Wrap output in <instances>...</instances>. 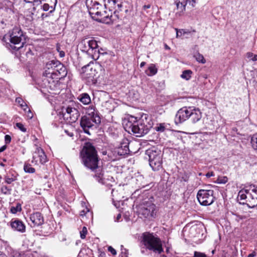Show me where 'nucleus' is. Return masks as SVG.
I'll return each instance as SVG.
<instances>
[{
	"mask_svg": "<svg viewBox=\"0 0 257 257\" xmlns=\"http://www.w3.org/2000/svg\"><path fill=\"white\" fill-rule=\"evenodd\" d=\"M144 7L145 9H149L150 8V5H145L144 6Z\"/></svg>",
	"mask_w": 257,
	"mask_h": 257,
	"instance_id": "obj_58",
	"label": "nucleus"
},
{
	"mask_svg": "<svg viewBox=\"0 0 257 257\" xmlns=\"http://www.w3.org/2000/svg\"><path fill=\"white\" fill-rule=\"evenodd\" d=\"M146 155L149 158L150 166L153 170L158 171L162 168V153L161 150L153 147L147 150Z\"/></svg>",
	"mask_w": 257,
	"mask_h": 257,
	"instance_id": "obj_8",
	"label": "nucleus"
},
{
	"mask_svg": "<svg viewBox=\"0 0 257 257\" xmlns=\"http://www.w3.org/2000/svg\"><path fill=\"white\" fill-rule=\"evenodd\" d=\"M203 225L200 223L191 225L188 230L189 237L192 238L199 237L200 234H203Z\"/></svg>",
	"mask_w": 257,
	"mask_h": 257,
	"instance_id": "obj_17",
	"label": "nucleus"
},
{
	"mask_svg": "<svg viewBox=\"0 0 257 257\" xmlns=\"http://www.w3.org/2000/svg\"><path fill=\"white\" fill-rule=\"evenodd\" d=\"M89 13L91 17L97 21L106 24H110V19L107 15V11L101 10L103 7L96 1L92 2L91 5L89 6Z\"/></svg>",
	"mask_w": 257,
	"mask_h": 257,
	"instance_id": "obj_6",
	"label": "nucleus"
},
{
	"mask_svg": "<svg viewBox=\"0 0 257 257\" xmlns=\"http://www.w3.org/2000/svg\"><path fill=\"white\" fill-rule=\"evenodd\" d=\"M15 180V179L13 178H10L8 176H6L5 177V182L7 183V184H11L13 182H14V181Z\"/></svg>",
	"mask_w": 257,
	"mask_h": 257,
	"instance_id": "obj_43",
	"label": "nucleus"
},
{
	"mask_svg": "<svg viewBox=\"0 0 257 257\" xmlns=\"http://www.w3.org/2000/svg\"><path fill=\"white\" fill-rule=\"evenodd\" d=\"M6 146H3L0 148V152H2L6 149Z\"/></svg>",
	"mask_w": 257,
	"mask_h": 257,
	"instance_id": "obj_51",
	"label": "nucleus"
},
{
	"mask_svg": "<svg viewBox=\"0 0 257 257\" xmlns=\"http://www.w3.org/2000/svg\"><path fill=\"white\" fill-rule=\"evenodd\" d=\"M27 3H33L34 6H38L41 4L42 2L44 0H24Z\"/></svg>",
	"mask_w": 257,
	"mask_h": 257,
	"instance_id": "obj_38",
	"label": "nucleus"
},
{
	"mask_svg": "<svg viewBox=\"0 0 257 257\" xmlns=\"http://www.w3.org/2000/svg\"><path fill=\"white\" fill-rule=\"evenodd\" d=\"M60 56L62 57H64L65 56V53L63 52V51H61L60 52Z\"/></svg>",
	"mask_w": 257,
	"mask_h": 257,
	"instance_id": "obj_54",
	"label": "nucleus"
},
{
	"mask_svg": "<svg viewBox=\"0 0 257 257\" xmlns=\"http://www.w3.org/2000/svg\"><path fill=\"white\" fill-rule=\"evenodd\" d=\"M192 74V71L191 70H186L183 71L182 74L181 75V77L182 79L189 80L191 77Z\"/></svg>",
	"mask_w": 257,
	"mask_h": 257,
	"instance_id": "obj_29",
	"label": "nucleus"
},
{
	"mask_svg": "<svg viewBox=\"0 0 257 257\" xmlns=\"http://www.w3.org/2000/svg\"><path fill=\"white\" fill-rule=\"evenodd\" d=\"M256 255V252L253 251L252 253L249 254L247 257H254Z\"/></svg>",
	"mask_w": 257,
	"mask_h": 257,
	"instance_id": "obj_50",
	"label": "nucleus"
},
{
	"mask_svg": "<svg viewBox=\"0 0 257 257\" xmlns=\"http://www.w3.org/2000/svg\"><path fill=\"white\" fill-rule=\"evenodd\" d=\"M190 114H191V107H183L180 108L177 111L175 117L176 124L181 123L189 119Z\"/></svg>",
	"mask_w": 257,
	"mask_h": 257,
	"instance_id": "obj_16",
	"label": "nucleus"
},
{
	"mask_svg": "<svg viewBox=\"0 0 257 257\" xmlns=\"http://www.w3.org/2000/svg\"><path fill=\"white\" fill-rule=\"evenodd\" d=\"M25 255L24 252L14 250L11 252L10 257H25Z\"/></svg>",
	"mask_w": 257,
	"mask_h": 257,
	"instance_id": "obj_33",
	"label": "nucleus"
},
{
	"mask_svg": "<svg viewBox=\"0 0 257 257\" xmlns=\"http://www.w3.org/2000/svg\"><path fill=\"white\" fill-rule=\"evenodd\" d=\"M251 191L247 189H242L238 193L237 200L240 204H246L248 200L251 197Z\"/></svg>",
	"mask_w": 257,
	"mask_h": 257,
	"instance_id": "obj_19",
	"label": "nucleus"
},
{
	"mask_svg": "<svg viewBox=\"0 0 257 257\" xmlns=\"http://www.w3.org/2000/svg\"><path fill=\"white\" fill-rule=\"evenodd\" d=\"M137 212L141 218L150 220L156 217L157 209L154 204L145 202L137 207Z\"/></svg>",
	"mask_w": 257,
	"mask_h": 257,
	"instance_id": "obj_9",
	"label": "nucleus"
},
{
	"mask_svg": "<svg viewBox=\"0 0 257 257\" xmlns=\"http://www.w3.org/2000/svg\"><path fill=\"white\" fill-rule=\"evenodd\" d=\"M191 112L189 118L192 123H196L200 120L202 117V113L199 109L191 107Z\"/></svg>",
	"mask_w": 257,
	"mask_h": 257,
	"instance_id": "obj_22",
	"label": "nucleus"
},
{
	"mask_svg": "<svg viewBox=\"0 0 257 257\" xmlns=\"http://www.w3.org/2000/svg\"><path fill=\"white\" fill-rule=\"evenodd\" d=\"M30 220L33 224V227L39 226L43 224L44 218L40 212H35L30 215Z\"/></svg>",
	"mask_w": 257,
	"mask_h": 257,
	"instance_id": "obj_21",
	"label": "nucleus"
},
{
	"mask_svg": "<svg viewBox=\"0 0 257 257\" xmlns=\"http://www.w3.org/2000/svg\"><path fill=\"white\" fill-rule=\"evenodd\" d=\"M16 102L18 103L21 107L23 108L24 110H26V108H24L25 106H27V104L23 101L22 98L21 97H17L16 99Z\"/></svg>",
	"mask_w": 257,
	"mask_h": 257,
	"instance_id": "obj_37",
	"label": "nucleus"
},
{
	"mask_svg": "<svg viewBox=\"0 0 257 257\" xmlns=\"http://www.w3.org/2000/svg\"><path fill=\"white\" fill-rule=\"evenodd\" d=\"M62 114L63 118L70 123L75 122L80 115L79 111L70 106L63 107Z\"/></svg>",
	"mask_w": 257,
	"mask_h": 257,
	"instance_id": "obj_13",
	"label": "nucleus"
},
{
	"mask_svg": "<svg viewBox=\"0 0 257 257\" xmlns=\"http://www.w3.org/2000/svg\"><path fill=\"white\" fill-rule=\"evenodd\" d=\"M35 9H36L35 7H34V8H33V10H34V11H35Z\"/></svg>",
	"mask_w": 257,
	"mask_h": 257,
	"instance_id": "obj_64",
	"label": "nucleus"
},
{
	"mask_svg": "<svg viewBox=\"0 0 257 257\" xmlns=\"http://www.w3.org/2000/svg\"><path fill=\"white\" fill-rule=\"evenodd\" d=\"M80 215L82 216L83 218L85 216L86 217L92 218V212H91L89 209L87 208L81 210L80 213Z\"/></svg>",
	"mask_w": 257,
	"mask_h": 257,
	"instance_id": "obj_27",
	"label": "nucleus"
},
{
	"mask_svg": "<svg viewBox=\"0 0 257 257\" xmlns=\"http://www.w3.org/2000/svg\"><path fill=\"white\" fill-rule=\"evenodd\" d=\"M87 233V229L85 226H83L82 228V230L80 231V237L82 239H84L86 237V235Z\"/></svg>",
	"mask_w": 257,
	"mask_h": 257,
	"instance_id": "obj_40",
	"label": "nucleus"
},
{
	"mask_svg": "<svg viewBox=\"0 0 257 257\" xmlns=\"http://www.w3.org/2000/svg\"><path fill=\"white\" fill-rule=\"evenodd\" d=\"M90 73H88V72H86L84 73V75L90 79L91 80H93V79H94L95 77L96 76V71L95 69H93V68H91L90 69Z\"/></svg>",
	"mask_w": 257,
	"mask_h": 257,
	"instance_id": "obj_28",
	"label": "nucleus"
},
{
	"mask_svg": "<svg viewBox=\"0 0 257 257\" xmlns=\"http://www.w3.org/2000/svg\"><path fill=\"white\" fill-rule=\"evenodd\" d=\"M25 39V36L21 29L19 27H15L9 34L4 36L3 40L5 42L9 40L11 44L19 45L21 42L23 44Z\"/></svg>",
	"mask_w": 257,
	"mask_h": 257,
	"instance_id": "obj_10",
	"label": "nucleus"
},
{
	"mask_svg": "<svg viewBox=\"0 0 257 257\" xmlns=\"http://www.w3.org/2000/svg\"><path fill=\"white\" fill-rule=\"evenodd\" d=\"M10 46L12 47V48L14 50H18L21 47H22V45L19 47H17L15 46H12L11 44L10 45Z\"/></svg>",
	"mask_w": 257,
	"mask_h": 257,
	"instance_id": "obj_49",
	"label": "nucleus"
},
{
	"mask_svg": "<svg viewBox=\"0 0 257 257\" xmlns=\"http://www.w3.org/2000/svg\"><path fill=\"white\" fill-rule=\"evenodd\" d=\"M82 161L84 165L92 171L95 172L94 176L100 183H105L102 169L98 166L99 158L95 147L89 142L86 143L81 152Z\"/></svg>",
	"mask_w": 257,
	"mask_h": 257,
	"instance_id": "obj_1",
	"label": "nucleus"
},
{
	"mask_svg": "<svg viewBox=\"0 0 257 257\" xmlns=\"http://www.w3.org/2000/svg\"><path fill=\"white\" fill-rule=\"evenodd\" d=\"M228 179L226 177H219L217 180V182L219 184H225L227 182Z\"/></svg>",
	"mask_w": 257,
	"mask_h": 257,
	"instance_id": "obj_41",
	"label": "nucleus"
},
{
	"mask_svg": "<svg viewBox=\"0 0 257 257\" xmlns=\"http://www.w3.org/2000/svg\"><path fill=\"white\" fill-rule=\"evenodd\" d=\"M105 0L104 7L108 8L107 15L110 19V24L118 23L121 20L122 4L118 0Z\"/></svg>",
	"mask_w": 257,
	"mask_h": 257,
	"instance_id": "obj_4",
	"label": "nucleus"
},
{
	"mask_svg": "<svg viewBox=\"0 0 257 257\" xmlns=\"http://www.w3.org/2000/svg\"><path fill=\"white\" fill-rule=\"evenodd\" d=\"M213 193L214 191L212 190H200L197 195V199L200 204L204 206L212 204L215 198Z\"/></svg>",
	"mask_w": 257,
	"mask_h": 257,
	"instance_id": "obj_12",
	"label": "nucleus"
},
{
	"mask_svg": "<svg viewBox=\"0 0 257 257\" xmlns=\"http://www.w3.org/2000/svg\"><path fill=\"white\" fill-rule=\"evenodd\" d=\"M11 141V137L10 136L7 135L5 136V141L6 144H9Z\"/></svg>",
	"mask_w": 257,
	"mask_h": 257,
	"instance_id": "obj_45",
	"label": "nucleus"
},
{
	"mask_svg": "<svg viewBox=\"0 0 257 257\" xmlns=\"http://www.w3.org/2000/svg\"><path fill=\"white\" fill-rule=\"evenodd\" d=\"M47 16V15H46L45 13H42L41 15V17L42 18V19L43 20L45 17H46Z\"/></svg>",
	"mask_w": 257,
	"mask_h": 257,
	"instance_id": "obj_52",
	"label": "nucleus"
},
{
	"mask_svg": "<svg viewBox=\"0 0 257 257\" xmlns=\"http://www.w3.org/2000/svg\"><path fill=\"white\" fill-rule=\"evenodd\" d=\"M31 53V51L30 50V49H29V51H28L27 52V54L28 55V54Z\"/></svg>",
	"mask_w": 257,
	"mask_h": 257,
	"instance_id": "obj_60",
	"label": "nucleus"
},
{
	"mask_svg": "<svg viewBox=\"0 0 257 257\" xmlns=\"http://www.w3.org/2000/svg\"><path fill=\"white\" fill-rule=\"evenodd\" d=\"M252 200V202L253 203L254 207L257 206V189L254 186H253V188L251 189V195Z\"/></svg>",
	"mask_w": 257,
	"mask_h": 257,
	"instance_id": "obj_25",
	"label": "nucleus"
},
{
	"mask_svg": "<svg viewBox=\"0 0 257 257\" xmlns=\"http://www.w3.org/2000/svg\"><path fill=\"white\" fill-rule=\"evenodd\" d=\"M176 37L178 38L180 36L179 33H180L181 34V32H179L178 31V29H176Z\"/></svg>",
	"mask_w": 257,
	"mask_h": 257,
	"instance_id": "obj_53",
	"label": "nucleus"
},
{
	"mask_svg": "<svg viewBox=\"0 0 257 257\" xmlns=\"http://www.w3.org/2000/svg\"><path fill=\"white\" fill-rule=\"evenodd\" d=\"M165 48L167 50H170V48L166 44H165Z\"/></svg>",
	"mask_w": 257,
	"mask_h": 257,
	"instance_id": "obj_56",
	"label": "nucleus"
},
{
	"mask_svg": "<svg viewBox=\"0 0 257 257\" xmlns=\"http://www.w3.org/2000/svg\"><path fill=\"white\" fill-rule=\"evenodd\" d=\"M41 85L44 88L48 89V91L53 90L59 91L60 89V83L59 79L51 75L45 74V71L43 73Z\"/></svg>",
	"mask_w": 257,
	"mask_h": 257,
	"instance_id": "obj_11",
	"label": "nucleus"
},
{
	"mask_svg": "<svg viewBox=\"0 0 257 257\" xmlns=\"http://www.w3.org/2000/svg\"><path fill=\"white\" fill-rule=\"evenodd\" d=\"M143 241L147 249L156 253L160 254L163 251L161 239L153 233H144Z\"/></svg>",
	"mask_w": 257,
	"mask_h": 257,
	"instance_id": "obj_5",
	"label": "nucleus"
},
{
	"mask_svg": "<svg viewBox=\"0 0 257 257\" xmlns=\"http://www.w3.org/2000/svg\"><path fill=\"white\" fill-rule=\"evenodd\" d=\"M145 65H146V62H141V63L140 64V67L142 68V67H144Z\"/></svg>",
	"mask_w": 257,
	"mask_h": 257,
	"instance_id": "obj_55",
	"label": "nucleus"
},
{
	"mask_svg": "<svg viewBox=\"0 0 257 257\" xmlns=\"http://www.w3.org/2000/svg\"><path fill=\"white\" fill-rule=\"evenodd\" d=\"M128 145V140L125 139H123L120 146L116 149L115 152L117 153L119 156H124L128 154L130 152Z\"/></svg>",
	"mask_w": 257,
	"mask_h": 257,
	"instance_id": "obj_20",
	"label": "nucleus"
},
{
	"mask_svg": "<svg viewBox=\"0 0 257 257\" xmlns=\"http://www.w3.org/2000/svg\"><path fill=\"white\" fill-rule=\"evenodd\" d=\"M252 200V197H250L249 198V200L247 201V205L249 208H253L254 207L253 203L251 201Z\"/></svg>",
	"mask_w": 257,
	"mask_h": 257,
	"instance_id": "obj_46",
	"label": "nucleus"
},
{
	"mask_svg": "<svg viewBox=\"0 0 257 257\" xmlns=\"http://www.w3.org/2000/svg\"><path fill=\"white\" fill-rule=\"evenodd\" d=\"M166 130V126L165 124L163 123H160L157 126L155 127V130L157 132H163Z\"/></svg>",
	"mask_w": 257,
	"mask_h": 257,
	"instance_id": "obj_36",
	"label": "nucleus"
},
{
	"mask_svg": "<svg viewBox=\"0 0 257 257\" xmlns=\"http://www.w3.org/2000/svg\"><path fill=\"white\" fill-rule=\"evenodd\" d=\"M157 73V69L154 64H151L148 68V70L146 71V73L148 76H151L155 75Z\"/></svg>",
	"mask_w": 257,
	"mask_h": 257,
	"instance_id": "obj_26",
	"label": "nucleus"
},
{
	"mask_svg": "<svg viewBox=\"0 0 257 257\" xmlns=\"http://www.w3.org/2000/svg\"><path fill=\"white\" fill-rule=\"evenodd\" d=\"M188 226H186V227H185V231H186V230H187V229L188 228Z\"/></svg>",
	"mask_w": 257,
	"mask_h": 257,
	"instance_id": "obj_62",
	"label": "nucleus"
},
{
	"mask_svg": "<svg viewBox=\"0 0 257 257\" xmlns=\"http://www.w3.org/2000/svg\"><path fill=\"white\" fill-rule=\"evenodd\" d=\"M196 61L199 63L204 64L206 62V60L204 59L203 56L200 53H198L194 56Z\"/></svg>",
	"mask_w": 257,
	"mask_h": 257,
	"instance_id": "obj_34",
	"label": "nucleus"
},
{
	"mask_svg": "<svg viewBox=\"0 0 257 257\" xmlns=\"http://www.w3.org/2000/svg\"><path fill=\"white\" fill-rule=\"evenodd\" d=\"M215 251V249L212 250V254H214Z\"/></svg>",
	"mask_w": 257,
	"mask_h": 257,
	"instance_id": "obj_61",
	"label": "nucleus"
},
{
	"mask_svg": "<svg viewBox=\"0 0 257 257\" xmlns=\"http://www.w3.org/2000/svg\"><path fill=\"white\" fill-rule=\"evenodd\" d=\"M98 123L94 121V118L89 117L86 115H84L81 118L80 126L84 133L88 135H90L89 130H93L94 128L96 127L95 124Z\"/></svg>",
	"mask_w": 257,
	"mask_h": 257,
	"instance_id": "obj_14",
	"label": "nucleus"
},
{
	"mask_svg": "<svg viewBox=\"0 0 257 257\" xmlns=\"http://www.w3.org/2000/svg\"><path fill=\"white\" fill-rule=\"evenodd\" d=\"M251 144L252 148L257 151V134H254L251 139Z\"/></svg>",
	"mask_w": 257,
	"mask_h": 257,
	"instance_id": "obj_32",
	"label": "nucleus"
},
{
	"mask_svg": "<svg viewBox=\"0 0 257 257\" xmlns=\"http://www.w3.org/2000/svg\"><path fill=\"white\" fill-rule=\"evenodd\" d=\"M108 250L110 252L112 255H115L116 254V251L112 246H110L108 247Z\"/></svg>",
	"mask_w": 257,
	"mask_h": 257,
	"instance_id": "obj_47",
	"label": "nucleus"
},
{
	"mask_svg": "<svg viewBox=\"0 0 257 257\" xmlns=\"http://www.w3.org/2000/svg\"><path fill=\"white\" fill-rule=\"evenodd\" d=\"M1 191L4 194H10L11 193V189L9 188L6 186H3L1 187Z\"/></svg>",
	"mask_w": 257,
	"mask_h": 257,
	"instance_id": "obj_39",
	"label": "nucleus"
},
{
	"mask_svg": "<svg viewBox=\"0 0 257 257\" xmlns=\"http://www.w3.org/2000/svg\"><path fill=\"white\" fill-rule=\"evenodd\" d=\"M49 8V5L48 4H45L43 6H41V10L42 9L44 11H48Z\"/></svg>",
	"mask_w": 257,
	"mask_h": 257,
	"instance_id": "obj_44",
	"label": "nucleus"
},
{
	"mask_svg": "<svg viewBox=\"0 0 257 257\" xmlns=\"http://www.w3.org/2000/svg\"><path fill=\"white\" fill-rule=\"evenodd\" d=\"M78 99L84 105L91 104V98L89 95L87 93L80 94L78 97Z\"/></svg>",
	"mask_w": 257,
	"mask_h": 257,
	"instance_id": "obj_24",
	"label": "nucleus"
},
{
	"mask_svg": "<svg viewBox=\"0 0 257 257\" xmlns=\"http://www.w3.org/2000/svg\"><path fill=\"white\" fill-rule=\"evenodd\" d=\"M16 126L23 132H26L27 131L26 128L24 126V124L21 122L16 123Z\"/></svg>",
	"mask_w": 257,
	"mask_h": 257,
	"instance_id": "obj_42",
	"label": "nucleus"
},
{
	"mask_svg": "<svg viewBox=\"0 0 257 257\" xmlns=\"http://www.w3.org/2000/svg\"><path fill=\"white\" fill-rule=\"evenodd\" d=\"M235 215L238 218V219H242L243 218L242 217H241V216H240L237 215Z\"/></svg>",
	"mask_w": 257,
	"mask_h": 257,
	"instance_id": "obj_59",
	"label": "nucleus"
},
{
	"mask_svg": "<svg viewBox=\"0 0 257 257\" xmlns=\"http://www.w3.org/2000/svg\"><path fill=\"white\" fill-rule=\"evenodd\" d=\"M214 176V173L213 172H208L206 174V176L207 177V178H209L211 176Z\"/></svg>",
	"mask_w": 257,
	"mask_h": 257,
	"instance_id": "obj_48",
	"label": "nucleus"
},
{
	"mask_svg": "<svg viewBox=\"0 0 257 257\" xmlns=\"http://www.w3.org/2000/svg\"><path fill=\"white\" fill-rule=\"evenodd\" d=\"M120 217H121V214H118L116 217L117 220H118Z\"/></svg>",
	"mask_w": 257,
	"mask_h": 257,
	"instance_id": "obj_57",
	"label": "nucleus"
},
{
	"mask_svg": "<svg viewBox=\"0 0 257 257\" xmlns=\"http://www.w3.org/2000/svg\"><path fill=\"white\" fill-rule=\"evenodd\" d=\"M97 41L93 37L85 36L83 37L79 44L81 51L86 53L94 60L99 58L100 53Z\"/></svg>",
	"mask_w": 257,
	"mask_h": 257,
	"instance_id": "obj_3",
	"label": "nucleus"
},
{
	"mask_svg": "<svg viewBox=\"0 0 257 257\" xmlns=\"http://www.w3.org/2000/svg\"><path fill=\"white\" fill-rule=\"evenodd\" d=\"M246 56L249 60L253 61H257V55L254 54L251 52H247L246 54Z\"/></svg>",
	"mask_w": 257,
	"mask_h": 257,
	"instance_id": "obj_35",
	"label": "nucleus"
},
{
	"mask_svg": "<svg viewBox=\"0 0 257 257\" xmlns=\"http://www.w3.org/2000/svg\"><path fill=\"white\" fill-rule=\"evenodd\" d=\"M85 113L89 117L94 118L96 123L100 122V118L97 114V111L94 105L90 104L88 107L85 108Z\"/></svg>",
	"mask_w": 257,
	"mask_h": 257,
	"instance_id": "obj_18",
	"label": "nucleus"
},
{
	"mask_svg": "<svg viewBox=\"0 0 257 257\" xmlns=\"http://www.w3.org/2000/svg\"><path fill=\"white\" fill-rule=\"evenodd\" d=\"M35 146L36 149L33 155L32 162L36 165L45 163L47 161V159L45 152L41 147H38L36 144Z\"/></svg>",
	"mask_w": 257,
	"mask_h": 257,
	"instance_id": "obj_15",
	"label": "nucleus"
},
{
	"mask_svg": "<svg viewBox=\"0 0 257 257\" xmlns=\"http://www.w3.org/2000/svg\"><path fill=\"white\" fill-rule=\"evenodd\" d=\"M45 70V74L53 75L59 79L64 78L67 75L66 67L59 61L48 62Z\"/></svg>",
	"mask_w": 257,
	"mask_h": 257,
	"instance_id": "obj_7",
	"label": "nucleus"
},
{
	"mask_svg": "<svg viewBox=\"0 0 257 257\" xmlns=\"http://www.w3.org/2000/svg\"><path fill=\"white\" fill-rule=\"evenodd\" d=\"M1 165L2 166H4V164H3V163H1Z\"/></svg>",
	"mask_w": 257,
	"mask_h": 257,
	"instance_id": "obj_63",
	"label": "nucleus"
},
{
	"mask_svg": "<svg viewBox=\"0 0 257 257\" xmlns=\"http://www.w3.org/2000/svg\"><path fill=\"white\" fill-rule=\"evenodd\" d=\"M24 170L25 172L28 173H34L35 172V168L31 167L29 164H25L24 166Z\"/></svg>",
	"mask_w": 257,
	"mask_h": 257,
	"instance_id": "obj_31",
	"label": "nucleus"
},
{
	"mask_svg": "<svg viewBox=\"0 0 257 257\" xmlns=\"http://www.w3.org/2000/svg\"><path fill=\"white\" fill-rule=\"evenodd\" d=\"M12 228L16 231L24 232L26 230V226L24 223L21 220L16 219L11 222Z\"/></svg>",
	"mask_w": 257,
	"mask_h": 257,
	"instance_id": "obj_23",
	"label": "nucleus"
},
{
	"mask_svg": "<svg viewBox=\"0 0 257 257\" xmlns=\"http://www.w3.org/2000/svg\"><path fill=\"white\" fill-rule=\"evenodd\" d=\"M152 127V122L147 119L146 115L137 120L132 116L124 125V128L128 133L132 132L136 137H141L147 134Z\"/></svg>",
	"mask_w": 257,
	"mask_h": 257,
	"instance_id": "obj_2",
	"label": "nucleus"
},
{
	"mask_svg": "<svg viewBox=\"0 0 257 257\" xmlns=\"http://www.w3.org/2000/svg\"><path fill=\"white\" fill-rule=\"evenodd\" d=\"M21 204L19 203H17L16 206H12L10 209V211L13 214H16L18 212H21Z\"/></svg>",
	"mask_w": 257,
	"mask_h": 257,
	"instance_id": "obj_30",
	"label": "nucleus"
}]
</instances>
